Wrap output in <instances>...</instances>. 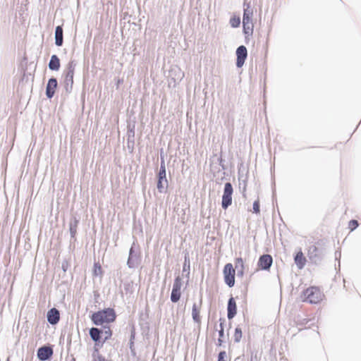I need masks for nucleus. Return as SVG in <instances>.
<instances>
[{
  "mask_svg": "<svg viewBox=\"0 0 361 361\" xmlns=\"http://www.w3.org/2000/svg\"><path fill=\"white\" fill-rule=\"evenodd\" d=\"M116 312L112 308H106L96 312L92 314L91 319L95 325H102L104 323H110L115 321Z\"/></svg>",
  "mask_w": 361,
  "mask_h": 361,
  "instance_id": "obj_1",
  "label": "nucleus"
},
{
  "mask_svg": "<svg viewBox=\"0 0 361 361\" xmlns=\"http://www.w3.org/2000/svg\"><path fill=\"white\" fill-rule=\"evenodd\" d=\"M76 66V62L75 60H71L67 66L66 69L63 73V86L66 92L67 93H70L73 89V76L75 73V68Z\"/></svg>",
  "mask_w": 361,
  "mask_h": 361,
  "instance_id": "obj_2",
  "label": "nucleus"
},
{
  "mask_svg": "<svg viewBox=\"0 0 361 361\" xmlns=\"http://www.w3.org/2000/svg\"><path fill=\"white\" fill-rule=\"evenodd\" d=\"M325 254L326 252L324 247L322 243L319 242L316 244L310 245L308 247L307 256L311 262L314 264L320 263L323 259Z\"/></svg>",
  "mask_w": 361,
  "mask_h": 361,
  "instance_id": "obj_3",
  "label": "nucleus"
},
{
  "mask_svg": "<svg viewBox=\"0 0 361 361\" xmlns=\"http://www.w3.org/2000/svg\"><path fill=\"white\" fill-rule=\"evenodd\" d=\"M303 301L310 304H317L322 300L324 294L317 287H310L302 293Z\"/></svg>",
  "mask_w": 361,
  "mask_h": 361,
  "instance_id": "obj_4",
  "label": "nucleus"
},
{
  "mask_svg": "<svg viewBox=\"0 0 361 361\" xmlns=\"http://www.w3.org/2000/svg\"><path fill=\"white\" fill-rule=\"evenodd\" d=\"M233 192L232 184L229 182L226 183L221 201V207L223 209H226L232 204Z\"/></svg>",
  "mask_w": 361,
  "mask_h": 361,
  "instance_id": "obj_5",
  "label": "nucleus"
},
{
  "mask_svg": "<svg viewBox=\"0 0 361 361\" xmlns=\"http://www.w3.org/2000/svg\"><path fill=\"white\" fill-rule=\"evenodd\" d=\"M224 281L226 284L231 288L235 284V269L230 263L226 264L224 268Z\"/></svg>",
  "mask_w": 361,
  "mask_h": 361,
  "instance_id": "obj_6",
  "label": "nucleus"
},
{
  "mask_svg": "<svg viewBox=\"0 0 361 361\" xmlns=\"http://www.w3.org/2000/svg\"><path fill=\"white\" fill-rule=\"evenodd\" d=\"M181 286H182V279L178 276L175 279L173 284V288H172V291H171V302H177L180 300V295H181V292H180Z\"/></svg>",
  "mask_w": 361,
  "mask_h": 361,
  "instance_id": "obj_7",
  "label": "nucleus"
},
{
  "mask_svg": "<svg viewBox=\"0 0 361 361\" xmlns=\"http://www.w3.org/2000/svg\"><path fill=\"white\" fill-rule=\"evenodd\" d=\"M157 188L158 191L160 193L166 192V190L168 188V180L166 179V171H159Z\"/></svg>",
  "mask_w": 361,
  "mask_h": 361,
  "instance_id": "obj_8",
  "label": "nucleus"
},
{
  "mask_svg": "<svg viewBox=\"0 0 361 361\" xmlns=\"http://www.w3.org/2000/svg\"><path fill=\"white\" fill-rule=\"evenodd\" d=\"M236 66L241 68L247 56V48L244 45L239 46L236 49Z\"/></svg>",
  "mask_w": 361,
  "mask_h": 361,
  "instance_id": "obj_9",
  "label": "nucleus"
},
{
  "mask_svg": "<svg viewBox=\"0 0 361 361\" xmlns=\"http://www.w3.org/2000/svg\"><path fill=\"white\" fill-rule=\"evenodd\" d=\"M138 263V255L135 250V243H133L129 251V256L127 261V265L129 268H135Z\"/></svg>",
  "mask_w": 361,
  "mask_h": 361,
  "instance_id": "obj_10",
  "label": "nucleus"
},
{
  "mask_svg": "<svg viewBox=\"0 0 361 361\" xmlns=\"http://www.w3.org/2000/svg\"><path fill=\"white\" fill-rule=\"evenodd\" d=\"M273 263L272 257L270 255L266 254L262 255L258 261V267L263 270H269Z\"/></svg>",
  "mask_w": 361,
  "mask_h": 361,
  "instance_id": "obj_11",
  "label": "nucleus"
},
{
  "mask_svg": "<svg viewBox=\"0 0 361 361\" xmlns=\"http://www.w3.org/2000/svg\"><path fill=\"white\" fill-rule=\"evenodd\" d=\"M37 357L40 361L49 360L53 355V350L49 346H42L37 350Z\"/></svg>",
  "mask_w": 361,
  "mask_h": 361,
  "instance_id": "obj_12",
  "label": "nucleus"
},
{
  "mask_svg": "<svg viewBox=\"0 0 361 361\" xmlns=\"http://www.w3.org/2000/svg\"><path fill=\"white\" fill-rule=\"evenodd\" d=\"M57 85V80L55 78H51L48 80L46 87V96L47 98L51 99L54 97Z\"/></svg>",
  "mask_w": 361,
  "mask_h": 361,
  "instance_id": "obj_13",
  "label": "nucleus"
},
{
  "mask_svg": "<svg viewBox=\"0 0 361 361\" xmlns=\"http://www.w3.org/2000/svg\"><path fill=\"white\" fill-rule=\"evenodd\" d=\"M47 317V321L50 324L55 325L60 319L59 311L56 308L53 307L48 311Z\"/></svg>",
  "mask_w": 361,
  "mask_h": 361,
  "instance_id": "obj_14",
  "label": "nucleus"
},
{
  "mask_svg": "<svg viewBox=\"0 0 361 361\" xmlns=\"http://www.w3.org/2000/svg\"><path fill=\"white\" fill-rule=\"evenodd\" d=\"M237 313V306L235 299L231 297L228 301L227 305V317L228 319H232Z\"/></svg>",
  "mask_w": 361,
  "mask_h": 361,
  "instance_id": "obj_15",
  "label": "nucleus"
},
{
  "mask_svg": "<svg viewBox=\"0 0 361 361\" xmlns=\"http://www.w3.org/2000/svg\"><path fill=\"white\" fill-rule=\"evenodd\" d=\"M243 23L252 22L253 11L251 8L250 3L244 2L243 4Z\"/></svg>",
  "mask_w": 361,
  "mask_h": 361,
  "instance_id": "obj_16",
  "label": "nucleus"
},
{
  "mask_svg": "<svg viewBox=\"0 0 361 361\" xmlns=\"http://www.w3.org/2000/svg\"><path fill=\"white\" fill-rule=\"evenodd\" d=\"M89 334L92 340L95 342V345H99L102 336V329L92 327L90 329Z\"/></svg>",
  "mask_w": 361,
  "mask_h": 361,
  "instance_id": "obj_17",
  "label": "nucleus"
},
{
  "mask_svg": "<svg viewBox=\"0 0 361 361\" xmlns=\"http://www.w3.org/2000/svg\"><path fill=\"white\" fill-rule=\"evenodd\" d=\"M202 298H201L200 300V305H197L196 303H194L192 305V317L193 321L197 324L201 323L200 312V308H201V305H202Z\"/></svg>",
  "mask_w": 361,
  "mask_h": 361,
  "instance_id": "obj_18",
  "label": "nucleus"
},
{
  "mask_svg": "<svg viewBox=\"0 0 361 361\" xmlns=\"http://www.w3.org/2000/svg\"><path fill=\"white\" fill-rule=\"evenodd\" d=\"M55 44L58 47L62 46L63 43V31L62 26L58 25L56 27L55 33Z\"/></svg>",
  "mask_w": 361,
  "mask_h": 361,
  "instance_id": "obj_19",
  "label": "nucleus"
},
{
  "mask_svg": "<svg viewBox=\"0 0 361 361\" xmlns=\"http://www.w3.org/2000/svg\"><path fill=\"white\" fill-rule=\"evenodd\" d=\"M295 263L299 269H302L306 263V259L302 251H299L294 257Z\"/></svg>",
  "mask_w": 361,
  "mask_h": 361,
  "instance_id": "obj_20",
  "label": "nucleus"
},
{
  "mask_svg": "<svg viewBox=\"0 0 361 361\" xmlns=\"http://www.w3.org/2000/svg\"><path fill=\"white\" fill-rule=\"evenodd\" d=\"M51 71H58L60 68V60L56 55H52L48 64Z\"/></svg>",
  "mask_w": 361,
  "mask_h": 361,
  "instance_id": "obj_21",
  "label": "nucleus"
},
{
  "mask_svg": "<svg viewBox=\"0 0 361 361\" xmlns=\"http://www.w3.org/2000/svg\"><path fill=\"white\" fill-rule=\"evenodd\" d=\"M79 221L76 218H73L69 224V231L71 238H75L77 233V227Z\"/></svg>",
  "mask_w": 361,
  "mask_h": 361,
  "instance_id": "obj_22",
  "label": "nucleus"
},
{
  "mask_svg": "<svg viewBox=\"0 0 361 361\" xmlns=\"http://www.w3.org/2000/svg\"><path fill=\"white\" fill-rule=\"evenodd\" d=\"M220 329L219 330V338L217 341V345L221 346L222 343H224L223 338L224 336V324L225 322L224 319H220Z\"/></svg>",
  "mask_w": 361,
  "mask_h": 361,
  "instance_id": "obj_23",
  "label": "nucleus"
},
{
  "mask_svg": "<svg viewBox=\"0 0 361 361\" xmlns=\"http://www.w3.org/2000/svg\"><path fill=\"white\" fill-rule=\"evenodd\" d=\"M243 32L245 35H252L253 32V23L252 22L243 23Z\"/></svg>",
  "mask_w": 361,
  "mask_h": 361,
  "instance_id": "obj_24",
  "label": "nucleus"
},
{
  "mask_svg": "<svg viewBox=\"0 0 361 361\" xmlns=\"http://www.w3.org/2000/svg\"><path fill=\"white\" fill-rule=\"evenodd\" d=\"M112 335L111 330L109 327H104V329H102V336H104L103 341L102 342V344L100 346H102V345L111 338Z\"/></svg>",
  "mask_w": 361,
  "mask_h": 361,
  "instance_id": "obj_25",
  "label": "nucleus"
},
{
  "mask_svg": "<svg viewBox=\"0 0 361 361\" xmlns=\"http://www.w3.org/2000/svg\"><path fill=\"white\" fill-rule=\"evenodd\" d=\"M230 25L232 27H238L240 24V18L239 16H233L230 19Z\"/></svg>",
  "mask_w": 361,
  "mask_h": 361,
  "instance_id": "obj_26",
  "label": "nucleus"
},
{
  "mask_svg": "<svg viewBox=\"0 0 361 361\" xmlns=\"http://www.w3.org/2000/svg\"><path fill=\"white\" fill-rule=\"evenodd\" d=\"M242 338V330L240 327H236L234 333V341L235 343H239Z\"/></svg>",
  "mask_w": 361,
  "mask_h": 361,
  "instance_id": "obj_27",
  "label": "nucleus"
},
{
  "mask_svg": "<svg viewBox=\"0 0 361 361\" xmlns=\"http://www.w3.org/2000/svg\"><path fill=\"white\" fill-rule=\"evenodd\" d=\"M244 267L243 260L241 257L237 258L235 260V269L238 270L239 268Z\"/></svg>",
  "mask_w": 361,
  "mask_h": 361,
  "instance_id": "obj_28",
  "label": "nucleus"
},
{
  "mask_svg": "<svg viewBox=\"0 0 361 361\" xmlns=\"http://www.w3.org/2000/svg\"><path fill=\"white\" fill-rule=\"evenodd\" d=\"M253 212L257 214L259 212V200H255L253 203Z\"/></svg>",
  "mask_w": 361,
  "mask_h": 361,
  "instance_id": "obj_29",
  "label": "nucleus"
},
{
  "mask_svg": "<svg viewBox=\"0 0 361 361\" xmlns=\"http://www.w3.org/2000/svg\"><path fill=\"white\" fill-rule=\"evenodd\" d=\"M358 222L357 220H350L349 222V227L350 228L351 231H353L358 226Z\"/></svg>",
  "mask_w": 361,
  "mask_h": 361,
  "instance_id": "obj_30",
  "label": "nucleus"
},
{
  "mask_svg": "<svg viewBox=\"0 0 361 361\" xmlns=\"http://www.w3.org/2000/svg\"><path fill=\"white\" fill-rule=\"evenodd\" d=\"M94 275L97 276L102 274V267L100 265L95 264H94Z\"/></svg>",
  "mask_w": 361,
  "mask_h": 361,
  "instance_id": "obj_31",
  "label": "nucleus"
},
{
  "mask_svg": "<svg viewBox=\"0 0 361 361\" xmlns=\"http://www.w3.org/2000/svg\"><path fill=\"white\" fill-rule=\"evenodd\" d=\"M226 356V353L225 351H221L219 353L218 355V361H225V357Z\"/></svg>",
  "mask_w": 361,
  "mask_h": 361,
  "instance_id": "obj_32",
  "label": "nucleus"
},
{
  "mask_svg": "<svg viewBox=\"0 0 361 361\" xmlns=\"http://www.w3.org/2000/svg\"><path fill=\"white\" fill-rule=\"evenodd\" d=\"M190 263L187 264L185 262H184L183 267V271H188V275L190 274Z\"/></svg>",
  "mask_w": 361,
  "mask_h": 361,
  "instance_id": "obj_33",
  "label": "nucleus"
},
{
  "mask_svg": "<svg viewBox=\"0 0 361 361\" xmlns=\"http://www.w3.org/2000/svg\"><path fill=\"white\" fill-rule=\"evenodd\" d=\"M159 171H166V165H165V161L164 160H161V161Z\"/></svg>",
  "mask_w": 361,
  "mask_h": 361,
  "instance_id": "obj_34",
  "label": "nucleus"
},
{
  "mask_svg": "<svg viewBox=\"0 0 361 361\" xmlns=\"http://www.w3.org/2000/svg\"><path fill=\"white\" fill-rule=\"evenodd\" d=\"M128 140H130V137H134L135 131L133 129H129L128 130Z\"/></svg>",
  "mask_w": 361,
  "mask_h": 361,
  "instance_id": "obj_35",
  "label": "nucleus"
},
{
  "mask_svg": "<svg viewBox=\"0 0 361 361\" xmlns=\"http://www.w3.org/2000/svg\"><path fill=\"white\" fill-rule=\"evenodd\" d=\"M243 273H244V267H243V269L239 268L238 270H237V276H243Z\"/></svg>",
  "mask_w": 361,
  "mask_h": 361,
  "instance_id": "obj_36",
  "label": "nucleus"
},
{
  "mask_svg": "<svg viewBox=\"0 0 361 361\" xmlns=\"http://www.w3.org/2000/svg\"><path fill=\"white\" fill-rule=\"evenodd\" d=\"M134 338V336L133 335H131V338H130V348H132V346L133 345V342L132 341V340Z\"/></svg>",
  "mask_w": 361,
  "mask_h": 361,
  "instance_id": "obj_37",
  "label": "nucleus"
},
{
  "mask_svg": "<svg viewBox=\"0 0 361 361\" xmlns=\"http://www.w3.org/2000/svg\"><path fill=\"white\" fill-rule=\"evenodd\" d=\"M160 159H161V161L164 160V156H162V150L161 151Z\"/></svg>",
  "mask_w": 361,
  "mask_h": 361,
  "instance_id": "obj_38",
  "label": "nucleus"
},
{
  "mask_svg": "<svg viewBox=\"0 0 361 361\" xmlns=\"http://www.w3.org/2000/svg\"><path fill=\"white\" fill-rule=\"evenodd\" d=\"M188 254L185 255V262L187 264V261H188Z\"/></svg>",
  "mask_w": 361,
  "mask_h": 361,
  "instance_id": "obj_39",
  "label": "nucleus"
},
{
  "mask_svg": "<svg viewBox=\"0 0 361 361\" xmlns=\"http://www.w3.org/2000/svg\"><path fill=\"white\" fill-rule=\"evenodd\" d=\"M62 268H63V271H66V266L64 264H62Z\"/></svg>",
  "mask_w": 361,
  "mask_h": 361,
  "instance_id": "obj_40",
  "label": "nucleus"
},
{
  "mask_svg": "<svg viewBox=\"0 0 361 361\" xmlns=\"http://www.w3.org/2000/svg\"><path fill=\"white\" fill-rule=\"evenodd\" d=\"M6 361H9V358H8Z\"/></svg>",
  "mask_w": 361,
  "mask_h": 361,
  "instance_id": "obj_41",
  "label": "nucleus"
}]
</instances>
